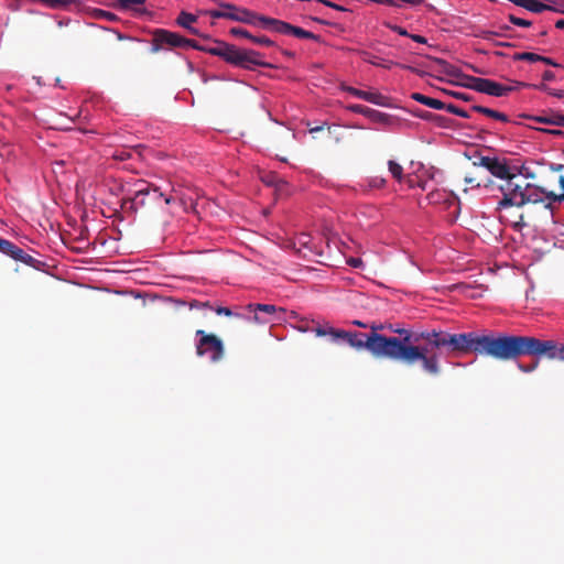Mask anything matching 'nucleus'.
Instances as JSON below:
<instances>
[{"instance_id":"obj_1","label":"nucleus","mask_w":564,"mask_h":564,"mask_svg":"<svg viewBox=\"0 0 564 564\" xmlns=\"http://www.w3.org/2000/svg\"><path fill=\"white\" fill-rule=\"evenodd\" d=\"M389 328L399 336L345 330L343 341L357 350L367 349L376 358H387L406 366L419 364L424 373L433 377L441 373V357H449L451 333L436 328L422 332Z\"/></svg>"},{"instance_id":"obj_2","label":"nucleus","mask_w":564,"mask_h":564,"mask_svg":"<svg viewBox=\"0 0 564 564\" xmlns=\"http://www.w3.org/2000/svg\"><path fill=\"white\" fill-rule=\"evenodd\" d=\"M471 352L501 361L513 360L520 356H544L564 361V345L558 346L554 340L507 334L495 336L475 332L451 333L449 357Z\"/></svg>"},{"instance_id":"obj_3","label":"nucleus","mask_w":564,"mask_h":564,"mask_svg":"<svg viewBox=\"0 0 564 564\" xmlns=\"http://www.w3.org/2000/svg\"><path fill=\"white\" fill-rule=\"evenodd\" d=\"M203 52L218 56L234 66L248 70H253L256 66L273 67L272 64L261 61L262 54L260 52L239 48L221 41H216L214 46H204Z\"/></svg>"},{"instance_id":"obj_4","label":"nucleus","mask_w":564,"mask_h":564,"mask_svg":"<svg viewBox=\"0 0 564 564\" xmlns=\"http://www.w3.org/2000/svg\"><path fill=\"white\" fill-rule=\"evenodd\" d=\"M140 187L135 191L133 197L123 199V206L130 204V209L138 212L139 209H152L161 207L162 202L169 205L172 200L171 196L164 195L159 187L139 181Z\"/></svg>"},{"instance_id":"obj_5","label":"nucleus","mask_w":564,"mask_h":564,"mask_svg":"<svg viewBox=\"0 0 564 564\" xmlns=\"http://www.w3.org/2000/svg\"><path fill=\"white\" fill-rule=\"evenodd\" d=\"M529 186L530 183L519 180L518 172L506 182L499 183L497 188L501 192L502 198L498 202L497 209L524 206Z\"/></svg>"},{"instance_id":"obj_6","label":"nucleus","mask_w":564,"mask_h":564,"mask_svg":"<svg viewBox=\"0 0 564 564\" xmlns=\"http://www.w3.org/2000/svg\"><path fill=\"white\" fill-rule=\"evenodd\" d=\"M196 355L208 356L212 362H218L224 358L225 347L223 340L214 334H207L203 329L196 330Z\"/></svg>"},{"instance_id":"obj_7","label":"nucleus","mask_w":564,"mask_h":564,"mask_svg":"<svg viewBox=\"0 0 564 564\" xmlns=\"http://www.w3.org/2000/svg\"><path fill=\"white\" fill-rule=\"evenodd\" d=\"M217 4L219 6V8H223V9H225V11H227V14L229 15V17H227L228 20L250 24V25L258 26V28H261L264 30H267V28H268V23L270 20L269 17L260 15L251 10H248V9L241 8V7H237L229 2L219 1V2H217Z\"/></svg>"},{"instance_id":"obj_8","label":"nucleus","mask_w":564,"mask_h":564,"mask_svg":"<svg viewBox=\"0 0 564 564\" xmlns=\"http://www.w3.org/2000/svg\"><path fill=\"white\" fill-rule=\"evenodd\" d=\"M475 166H482L488 170L500 183L506 182L509 177L518 172L517 166H511L506 159L479 156V161H474Z\"/></svg>"},{"instance_id":"obj_9","label":"nucleus","mask_w":564,"mask_h":564,"mask_svg":"<svg viewBox=\"0 0 564 564\" xmlns=\"http://www.w3.org/2000/svg\"><path fill=\"white\" fill-rule=\"evenodd\" d=\"M267 30L279 34H291L299 39L321 41L319 35L274 18H270Z\"/></svg>"},{"instance_id":"obj_10","label":"nucleus","mask_w":564,"mask_h":564,"mask_svg":"<svg viewBox=\"0 0 564 564\" xmlns=\"http://www.w3.org/2000/svg\"><path fill=\"white\" fill-rule=\"evenodd\" d=\"M183 43H189L188 39L163 29L153 32L151 52L156 53L166 47H182Z\"/></svg>"},{"instance_id":"obj_11","label":"nucleus","mask_w":564,"mask_h":564,"mask_svg":"<svg viewBox=\"0 0 564 564\" xmlns=\"http://www.w3.org/2000/svg\"><path fill=\"white\" fill-rule=\"evenodd\" d=\"M0 252L9 256L10 258L14 259L15 261H20L29 267L39 268V264L41 263L37 259L33 258L32 256L24 252L23 249L18 247L17 245L12 243L11 241L3 239L0 237Z\"/></svg>"},{"instance_id":"obj_12","label":"nucleus","mask_w":564,"mask_h":564,"mask_svg":"<svg viewBox=\"0 0 564 564\" xmlns=\"http://www.w3.org/2000/svg\"><path fill=\"white\" fill-rule=\"evenodd\" d=\"M528 84L525 83H517L516 86H507L499 84L497 82H494L491 79L482 78L480 83V87L478 89V93L486 94L494 97H502L507 96L511 91L517 90L519 87H525Z\"/></svg>"},{"instance_id":"obj_13","label":"nucleus","mask_w":564,"mask_h":564,"mask_svg":"<svg viewBox=\"0 0 564 564\" xmlns=\"http://www.w3.org/2000/svg\"><path fill=\"white\" fill-rule=\"evenodd\" d=\"M432 61L434 63H436L437 65H440L442 67V69L447 75L456 76V77H462L464 79V82L462 83V86H464L466 88H469V89H473L475 91H478V89L480 87L481 79H482L481 77L464 75L456 67L449 65L446 61H444L442 58L433 57Z\"/></svg>"},{"instance_id":"obj_14","label":"nucleus","mask_w":564,"mask_h":564,"mask_svg":"<svg viewBox=\"0 0 564 564\" xmlns=\"http://www.w3.org/2000/svg\"><path fill=\"white\" fill-rule=\"evenodd\" d=\"M347 91L357 97V98H360L362 100H366L368 102H371V104H375V105H379V106H384L386 105V97L379 93H372V91H366V90H361V89H357V88H354V87H348L347 88Z\"/></svg>"},{"instance_id":"obj_15","label":"nucleus","mask_w":564,"mask_h":564,"mask_svg":"<svg viewBox=\"0 0 564 564\" xmlns=\"http://www.w3.org/2000/svg\"><path fill=\"white\" fill-rule=\"evenodd\" d=\"M145 149L144 145L138 144L132 148H121L116 149L110 158L115 161H127L133 158V154H137L139 158H142V151Z\"/></svg>"},{"instance_id":"obj_16","label":"nucleus","mask_w":564,"mask_h":564,"mask_svg":"<svg viewBox=\"0 0 564 564\" xmlns=\"http://www.w3.org/2000/svg\"><path fill=\"white\" fill-rule=\"evenodd\" d=\"M411 98L424 106H427L430 108H433V109H437V110H442L445 108V104L438 99H435V98H431L429 96H425L423 94H420V93H413L411 95Z\"/></svg>"},{"instance_id":"obj_17","label":"nucleus","mask_w":564,"mask_h":564,"mask_svg":"<svg viewBox=\"0 0 564 564\" xmlns=\"http://www.w3.org/2000/svg\"><path fill=\"white\" fill-rule=\"evenodd\" d=\"M350 109L354 112L361 113V115H365L367 117H370L375 121H383L386 119V117H387L386 113H382L380 111H377L375 109L368 108V107L362 106V105H354V106L350 107Z\"/></svg>"},{"instance_id":"obj_18","label":"nucleus","mask_w":564,"mask_h":564,"mask_svg":"<svg viewBox=\"0 0 564 564\" xmlns=\"http://www.w3.org/2000/svg\"><path fill=\"white\" fill-rule=\"evenodd\" d=\"M248 308L251 312H254V317L253 318H254L256 322H259V323H267L268 321L262 319L258 315V312H262V313H265V314H273L278 310L276 306L271 305V304H249Z\"/></svg>"},{"instance_id":"obj_19","label":"nucleus","mask_w":564,"mask_h":564,"mask_svg":"<svg viewBox=\"0 0 564 564\" xmlns=\"http://www.w3.org/2000/svg\"><path fill=\"white\" fill-rule=\"evenodd\" d=\"M543 194H544L543 189L530 184L528 191L525 192V197H524L525 205L543 203L544 202V199L542 197Z\"/></svg>"},{"instance_id":"obj_20","label":"nucleus","mask_w":564,"mask_h":564,"mask_svg":"<svg viewBox=\"0 0 564 564\" xmlns=\"http://www.w3.org/2000/svg\"><path fill=\"white\" fill-rule=\"evenodd\" d=\"M359 54H360L362 61H365V62H367V63H369L371 65H375V66H380V67H383V68H390L393 65V62H391V61H383V59L379 58L378 56L372 55L371 53H369L367 51H361Z\"/></svg>"},{"instance_id":"obj_21","label":"nucleus","mask_w":564,"mask_h":564,"mask_svg":"<svg viewBox=\"0 0 564 564\" xmlns=\"http://www.w3.org/2000/svg\"><path fill=\"white\" fill-rule=\"evenodd\" d=\"M535 120L545 124H554L558 127H564V116L563 115H552L545 117H536Z\"/></svg>"},{"instance_id":"obj_22","label":"nucleus","mask_w":564,"mask_h":564,"mask_svg":"<svg viewBox=\"0 0 564 564\" xmlns=\"http://www.w3.org/2000/svg\"><path fill=\"white\" fill-rule=\"evenodd\" d=\"M196 20H197V18L194 14L182 11L180 13V15L177 17L176 21L181 26H183L185 29H189L192 23L196 22Z\"/></svg>"},{"instance_id":"obj_23","label":"nucleus","mask_w":564,"mask_h":564,"mask_svg":"<svg viewBox=\"0 0 564 564\" xmlns=\"http://www.w3.org/2000/svg\"><path fill=\"white\" fill-rule=\"evenodd\" d=\"M388 169L391 175L399 182H401L403 176V167L395 161H388Z\"/></svg>"},{"instance_id":"obj_24","label":"nucleus","mask_w":564,"mask_h":564,"mask_svg":"<svg viewBox=\"0 0 564 564\" xmlns=\"http://www.w3.org/2000/svg\"><path fill=\"white\" fill-rule=\"evenodd\" d=\"M514 59L528 61L531 63H535V62H540L541 59H543V56L535 54V53H531V52H523V53L516 54Z\"/></svg>"},{"instance_id":"obj_25","label":"nucleus","mask_w":564,"mask_h":564,"mask_svg":"<svg viewBox=\"0 0 564 564\" xmlns=\"http://www.w3.org/2000/svg\"><path fill=\"white\" fill-rule=\"evenodd\" d=\"M121 9L139 10V6H143L147 0H117Z\"/></svg>"},{"instance_id":"obj_26","label":"nucleus","mask_w":564,"mask_h":564,"mask_svg":"<svg viewBox=\"0 0 564 564\" xmlns=\"http://www.w3.org/2000/svg\"><path fill=\"white\" fill-rule=\"evenodd\" d=\"M344 329H338V328H335L333 326H330L328 329H327V336H329L330 338V341L333 343H340L343 341V337H344Z\"/></svg>"},{"instance_id":"obj_27","label":"nucleus","mask_w":564,"mask_h":564,"mask_svg":"<svg viewBox=\"0 0 564 564\" xmlns=\"http://www.w3.org/2000/svg\"><path fill=\"white\" fill-rule=\"evenodd\" d=\"M471 110L475 111V112L485 115L487 117H490L492 119L496 118V113L498 112L497 110H494L491 108H487V107H484V106H480V105H474L471 107Z\"/></svg>"},{"instance_id":"obj_28","label":"nucleus","mask_w":564,"mask_h":564,"mask_svg":"<svg viewBox=\"0 0 564 564\" xmlns=\"http://www.w3.org/2000/svg\"><path fill=\"white\" fill-rule=\"evenodd\" d=\"M546 198L549 203L545 205L546 208H552L553 203H560L564 200V191L561 194H555L554 192L546 193Z\"/></svg>"},{"instance_id":"obj_29","label":"nucleus","mask_w":564,"mask_h":564,"mask_svg":"<svg viewBox=\"0 0 564 564\" xmlns=\"http://www.w3.org/2000/svg\"><path fill=\"white\" fill-rule=\"evenodd\" d=\"M444 109L446 111H448L449 113H453V115H456V116H459V117H463V118H469V115H468L467 111H465L462 108H458L457 106H455L453 104L445 105Z\"/></svg>"},{"instance_id":"obj_30","label":"nucleus","mask_w":564,"mask_h":564,"mask_svg":"<svg viewBox=\"0 0 564 564\" xmlns=\"http://www.w3.org/2000/svg\"><path fill=\"white\" fill-rule=\"evenodd\" d=\"M330 327L329 323L317 324L315 327H312L311 332H313L317 337L327 336V329Z\"/></svg>"},{"instance_id":"obj_31","label":"nucleus","mask_w":564,"mask_h":564,"mask_svg":"<svg viewBox=\"0 0 564 564\" xmlns=\"http://www.w3.org/2000/svg\"><path fill=\"white\" fill-rule=\"evenodd\" d=\"M251 42L263 46H273L274 42L264 35H252Z\"/></svg>"},{"instance_id":"obj_32","label":"nucleus","mask_w":564,"mask_h":564,"mask_svg":"<svg viewBox=\"0 0 564 564\" xmlns=\"http://www.w3.org/2000/svg\"><path fill=\"white\" fill-rule=\"evenodd\" d=\"M508 20L517 26L529 28L532 25L531 21L518 18L513 14H509Z\"/></svg>"},{"instance_id":"obj_33","label":"nucleus","mask_w":564,"mask_h":564,"mask_svg":"<svg viewBox=\"0 0 564 564\" xmlns=\"http://www.w3.org/2000/svg\"><path fill=\"white\" fill-rule=\"evenodd\" d=\"M539 365H540L539 359H535V360H533V361H531L530 364H527V365H524V364H519V365H518V368H519V370H521L522 372H527V373H529V372H532V371L536 370V369H538V367H539Z\"/></svg>"},{"instance_id":"obj_34","label":"nucleus","mask_w":564,"mask_h":564,"mask_svg":"<svg viewBox=\"0 0 564 564\" xmlns=\"http://www.w3.org/2000/svg\"><path fill=\"white\" fill-rule=\"evenodd\" d=\"M535 87H536V88H539V89H542V90L546 91L549 95L554 96V97H556V98H560V99H561V98H564V90L553 89V88L547 87V86H546V85H544V84H541V85L535 86Z\"/></svg>"},{"instance_id":"obj_35","label":"nucleus","mask_w":564,"mask_h":564,"mask_svg":"<svg viewBox=\"0 0 564 564\" xmlns=\"http://www.w3.org/2000/svg\"><path fill=\"white\" fill-rule=\"evenodd\" d=\"M229 32L234 36L245 37V39H248L250 41H251V37H252V34L249 33L246 29H242V28H231Z\"/></svg>"},{"instance_id":"obj_36","label":"nucleus","mask_w":564,"mask_h":564,"mask_svg":"<svg viewBox=\"0 0 564 564\" xmlns=\"http://www.w3.org/2000/svg\"><path fill=\"white\" fill-rule=\"evenodd\" d=\"M206 14H208L213 19H227V17H229L227 14V11H225V9L223 8L218 10H208L206 11Z\"/></svg>"},{"instance_id":"obj_37","label":"nucleus","mask_w":564,"mask_h":564,"mask_svg":"<svg viewBox=\"0 0 564 564\" xmlns=\"http://www.w3.org/2000/svg\"><path fill=\"white\" fill-rule=\"evenodd\" d=\"M386 185V178L381 176H372L369 180V186L372 188H382Z\"/></svg>"},{"instance_id":"obj_38","label":"nucleus","mask_w":564,"mask_h":564,"mask_svg":"<svg viewBox=\"0 0 564 564\" xmlns=\"http://www.w3.org/2000/svg\"><path fill=\"white\" fill-rule=\"evenodd\" d=\"M448 95H451L452 97H454L456 99L463 100V101H471L473 100V97L465 93L449 91Z\"/></svg>"},{"instance_id":"obj_39","label":"nucleus","mask_w":564,"mask_h":564,"mask_svg":"<svg viewBox=\"0 0 564 564\" xmlns=\"http://www.w3.org/2000/svg\"><path fill=\"white\" fill-rule=\"evenodd\" d=\"M347 263L352 268H359L362 265V260L360 258H349L347 259Z\"/></svg>"},{"instance_id":"obj_40","label":"nucleus","mask_w":564,"mask_h":564,"mask_svg":"<svg viewBox=\"0 0 564 564\" xmlns=\"http://www.w3.org/2000/svg\"><path fill=\"white\" fill-rule=\"evenodd\" d=\"M188 42L189 43H183L182 47H193V48H196L198 51H203L204 46L198 45L196 41L188 39Z\"/></svg>"},{"instance_id":"obj_41","label":"nucleus","mask_w":564,"mask_h":564,"mask_svg":"<svg viewBox=\"0 0 564 564\" xmlns=\"http://www.w3.org/2000/svg\"><path fill=\"white\" fill-rule=\"evenodd\" d=\"M216 313L218 315H225V316H232L234 315V313L230 311V308L223 307V306L216 308Z\"/></svg>"},{"instance_id":"obj_42","label":"nucleus","mask_w":564,"mask_h":564,"mask_svg":"<svg viewBox=\"0 0 564 564\" xmlns=\"http://www.w3.org/2000/svg\"><path fill=\"white\" fill-rule=\"evenodd\" d=\"M97 14L99 17H104L106 18L107 20H116V15L111 12H108V11H104V10H98Z\"/></svg>"},{"instance_id":"obj_43","label":"nucleus","mask_w":564,"mask_h":564,"mask_svg":"<svg viewBox=\"0 0 564 564\" xmlns=\"http://www.w3.org/2000/svg\"><path fill=\"white\" fill-rule=\"evenodd\" d=\"M368 327L371 329V333L379 334V330L384 329V325L379 323H372L371 325H368Z\"/></svg>"},{"instance_id":"obj_44","label":"nucleus","mask_w":564,"mask_h":564,"mask_svg":"<svg viewBox=\"0 0 564 564\" xmlns=\"http://www.w3.org/2000/svg\"><path fill=\"white\" fill-rule=\"evenodd\" d=\"M414 42H417V43H421V44H425L427 42V40L422 36V35H419V34H410L409 35Z\"/></svg>"},{"instance_id":"obj_45","label":"nucleus","mask_w":564,"mask_h":564,"mask_svg":"<svg viewBox=\"0 0 564 564\" xmlns=\"http://www.w3.org/2000/svg\"><path fill=\"white\" fill-rule=\"evenodd\" d=\"M394 32H397L398 34L402 35V36H409L410 34L408 33V31L401 26H398V25H393L391 28Z\"/></svg>"},{"instance_id":"obj_46","label":"nucleus","mask_w":564,"mask_h":564,"mask_svg":"<svg viewBox=\"0 0 564 564\" xmlns=\"http://www.w3.org/2000/svg\"><path fill=\"white\" fill-rule=\"evenodd\" d=\"M543 80L551 82L554 80L555 75L552 70H545L542 75Z\"/></svg>"},{"instance_id":"obj_47","label":"nucleus","mask_w":564,"mask_h":564,"mask_svg":"<svg viewBox=\"0 0 564 564\" xmlns=\"http://www.w3.org/2000/svg\"><path fill=\"white\" fill-rule=\"evenodd\" d=\"M465 183L466 184H469L471 186H475V187H479L480 186V183L477 182V180L475 177H469V176H466L465 177Z\"/></svg>"},{"instance_id":"obj_48","label":"nucleus","mask_w":564,"mask_h":564,"mask_svg":"<svg viewBox=\"0 0 564 564\" xmlns=\"http://www.w3.org/2000/svg\"><path fill=\"white\" fill-rule=\"evenodd\" d=\"M495 119L499 120V121H502V122H509V117L506 113L500 112V111H498L496 113V118Z\"/></svg>"},{"instance_id":"obj_49","label":"nucleus","mask_w":564,"mask_h":564,"mask_svg":"<svg viewBox=\"0 0 564 564\" xmlns=\"http://www.w3.org/2000/svg\"><path fill=\"white\" fill-rule=\"evenodd\" d=\"M540 62H542V63H544V64H547V65H551V66H553V67H558V66H560V65H558L556 62H554L552 58H550V57H545V56H543V59H541Z\"/></svg>"},{"instance_id":"obj_50","label":"nucleus","mask_w":564,"mask_h":564,"mask_svg":"<svg viewBox=\"0 0 564 564\" xmlns=\"http://www.w3.org/2000/svg\"><path fill=\"white\" fill-rule=\"evenodd\" d=\"M352 325L358 326V327H362V328H367L368 327L367 324H365V323H362L361 321H358V319L352 321Z\"/></svg>"},{"instance_id":"obj_51","label":"nucleus","mask_w":564,"mask_h":564,"mask_svg":"<svg viewBox=\"0 0 564 564\" xmlns=\"http://www.w3.org/2000/svg\"><path fill=\"white\" fill-rule=\"evenodd\" d=\"M555 26L564 30V19L556 21Z\"/></svg>"},{"instance_id":"obj_52","label":"nucleus","mask_w":564,"mask_h":564,"mask_svg":"<svg viewBox=\"0 0 564 564\" xmlns=\"http://www.w3.org/2000/svg\"><path fill=\"white\" fill-rule=\"evenodd\" d=\"M323 129H324V127H323V126H317V127L311 128V129H310V132H311V133H314V132L322 131Z\"/></svg>"},{"instance_id":"obj_53","label":"nucleus","mask_w":564,"mask_h":564,"mask_svg":"<svg viewBox=\"0 0 564 564\" xmlns=\"http://www.w3.org/2000/svg\"><path fill=\"white\" fill-rule=\"evenodd\" d=\"M188 32L193 35H199V32L197 29L193 28L192 25L189 26V29H187Z\"/></svg>"},{"instance_id":"obj_54","label":"nucleus","mask_w":564,"mask_h":564,"mask_svg":"<svg viewBox=\"0 0 564 564\" xmlns=\"http://www.w3.org/2000/svg\"><path fill=\"white\" fill-rule=\"evenodd\" d=\"M558 184H560V187L562 188V191H564V176L563 175L560 176Z\"/></svg>"},{"instance_id":"obj_55","label":"nucleus","mask_w":564,"mask_h":564,"mask_svg":"<svg viewBox=\"0 0 564 564\" xmlns=\"http://www.w3.org/2000/svg\"><path fill=\"white\" fill-rule=\"evenodd\" d=\"M550 132L553 133V134H557V135H563L564 134V132L562 130H551Z\"/></svg>"},{"instance_id":"obj_56","label":"nucleus","mask_w":564,"mask_h":564,"mask_svg":"<svg viewBox=\"0 0 564 564\" xmlns=\"http://www.w3.org/2000/svg\"><path fill=\"white\" fill-rule=\"evenodd\" d=\"M300 329H301L302 332H311V329H312V328H310V327H308V326H306V325H303V327H300Z\"/></svg>"},{"instance_id":"obj_57","label":"nucleus","mask_w":564,"mask_h":564,"mask_svg":"<svg viewBox=\"0 0 564 564\" xmlns=\"http://www.w3.org/2000/svg\"><path fill=\"white\" fill-rule=\"evenodd\" d=\"M267 182H268V184H269V185H273V184H274V183L271 181V178H268V181H267Z\"/></svg>"},{"instance_id":"obj_58","label":"nucleus","mask_w":564,"mask_h":564,"mask_svg":"<svg viewBox=\"0 0 564 564\" xmlns=\"http://www.w3.org/2000/svg\"><path fill=\"white\" fill-rule=\"evenodd\" d=\"M267 182H268V184H269V185H273V184H274V183L271 181V178H268V181H267Z\"/></svg>"},{"instance_id":"obj_59","label":"nucleus","mask_w":564,"mask_h":564,"mask_svg":"<svg viewBox=\"0 0 564 564\" xmlns=\"http://www.w3.org/2000/svg\"><path fill=\"white\" fill-rule=\"evenodd\" d=\"M284 54H286V55H289V56H293V54H292V53L286 52V51L284 52Z\"/></svg>"},{"instance_id":"obj_60","label":"nucleus","mask_w":564,"mask_h":564,"mask_svg":"<svg viewBox=\"0 0 564 564\" xmlns=\"http://www.w3.org/2000/svg\"><path fill=\"white\" fill-rule=\"evenodd\" d=\"M557 12H562V13H564V10H562V11H560V10H558Z\"/></svg>"}]
</instances>
